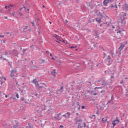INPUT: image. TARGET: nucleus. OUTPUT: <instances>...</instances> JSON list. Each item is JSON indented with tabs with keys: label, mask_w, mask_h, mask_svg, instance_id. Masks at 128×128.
<instances>
[{
	"label": "nucleus",
	"mask_w": 128,
	"mask_h": 128,
	"mask_svg": "<svg viewBox=\"0 0 128 128\" xmlns=\"http://www.w3.org/2000/svg\"><path fill=\"white\" fill-rule=\"evenodd\" d=\"M126 13L124 12H121L119 15V18L118 20V23L120 24L122 26H126Z\"/></svg>",
	"instance_id": "f257e3e1"
},
{
	"label": "nucleus",
	"mask_w": 128,
	"mask_h": 128,
	"mask_svg": "<svg viewBox=\"0 0 128 128\" xmlns=\"http://www.w3.org/2000/svg\"><path fill=\"white\" fill-rule=\"evenodd\" d=\"M24 10H25L27 14H30V10L28 8H21L19 9V10L16 12V14H19L20 16H22V14L24 12Z\"/></svg>",
	"instance_id": "f03ea898"
},
{
	"label": "nucleus",
	"mask_w": 128,
	"mask_h": 128,
	"mask_svg": "<svg viewBox=\"0 0 128 128\" xmlns=\"http://www.w3.org/2000/svg\"><path fill=\"white\" fill-rule=\"evenodd\" d=\"M104 62L107 66H110L112 64V60L110 58V56H108L107 58L104 60Z\"/></svg>",
	"instance_id": "7ed1b4c3"
},
{
	"label": "nucleus",
	"mask_w": 128,
	"mask_h": 128,
	"mask_svg": "<svg viewBox=\"0 0 128 128\" xmlns=\"http://www.w3.org/2000/svg\"><path fill=\"white\" fill-rule=\"evenodd\" d=\"M48 86H46V84L44 83L40 82L37 85V86L36 87L38 90H44V88H47Z\"/></svg>",
	"instance_id": "20e7f679"
},
{
	"label": "nucleus",
	"mask_w": 128,
	"mask_h": 128,
	"mask_svg": "<svg viewBox=\"0 0 128 128\" xmlns=\"http://www.w3.org/2000/svg\"><path fill=\"white\" fill-rule=\"evenodd\" d=\"M98 16H99V18H96V20L98 24H100V22H102V16H104V15L102 14V13H99V14H98Z\"/></svg>",
	"instance_id": "39448f33"
},
{
	"label": "nucleus",
	"mask_w": 128,
	"mask_h": 128,
	"mask_svg": "<svg viewBox=\"0 0 128 128\" xmlns=\"http://www.w3.org/2000/svg\"><path fill=\"white\" fill-rule=\"evenodd\" d=\"M16 70L14 69L10 72V76L12 78L14 79V76L16 75Z\"/></svg>",
	"instance_id": "423d86ee"
},
{
	"label": "nucleus",
	"mask_w": 128,
	"mask_h": 128,
	"mask_svg": "<svg viewBox=\"0 0 128 128\" xmlns=\"http://www.w3.org/2000/svg\"><path fill=\"white\" fill-rule=\"evenodd\" d=\"M120 124V120H118V118H116V120H114L112 122V128H114V126H116V124Z\"/></svg>",
	"instance_id": "0eeeda50"
},
{
	"label": "nucleus",
	"mask_w": 128,
	"mask_h": 128,
	"mask_svg": "<svg viewBox=\"0 0 128 128\" xmlns=\"http://www.w3.org/2000/svg\"><path fill=\"white\" fill-rule=\"evenodd\" d=\"M5 8H8V10H14V6L12 4H8L7 6H5Z\"/></svg>",
	"instance_id": "6e6552de"
},
{
	"label": "nucleus",
	"mask_w": 128,
	"mask_h": 128,
	"mask_svg": "<svg viewBox=\"0 0 128 128\" xmlns=\"http://www.w3.org/2000/svg\"><path fill=\"white\" fill-rule=\"evenodd\" d=\"M126 46V44H121L120 48H118V50L119 52V53L120 54H122V50H124V48Z\"/></svg>",
	"instance_id": "1a4fd4ad"
},
{
	"label": "nucleus",
	"mask_w": 128,
	"mask_h": 128,
	"mask_svg": "<svg viewBox=\"0 0 128 128\" xmlns=\"http://www.w3.org/2000/svg\"><path fill=\"white\" fill-rule=\"evenodd\" d=\"M64 90V86H62L60 88L56 90V94H60L62 92V90Z\"/></svg>",
	"instance_id": "9d476101"
},
{
	"label": "nucleus",
	"mask_w": 128,
	"mask_h": 128,
	"mask_svg": "<svg viewBox=\"0 0 128 128\" xmlns=\"http://www.w3.org/2000/svg\"><path fill=\"white\" fill-rule=\"evenodd\" d=\"M86 128V122H80L78 124V128Z\"/></svg>",
	"instance_id": "9b49d317"
},
{
	"label": "nucleus",
	"mask_w": 128,
	"mask_h": 128,
	"mask_svg": "<svg viewBox=\"0 0 128 128\" xmlns=\"http://www.w3.org/2000/svg\"><path fill=\"white\" fill-rule=\"evenodd\" d=\"M40 60L42 64H46V62H48V58H46L44 59L40 58Z\"/></svg>",
	"instance_id": "f8f14e48"
},
{
	"label": "nucleus",
	"mask_w": 128,
	"mask_h": 128,
	"mask_svg": "<svg viewBox=\"0 0 128 128\" xmlns=\"http://www.w3.org/2000/svg\"><path fill=\"white\" fill-rule=\"evenodd\" d=\"M122 8L123 10H128V4H125L122 5Z\"/></svg>",
	"instance_id": "ddd939ff"
},
{
	"label": "nucleus",
	"mask_w": 128,
	"mask_h": 128,
	"mask_svg": "<svg viewBox=\"0 0 128 128\" xmlns=\"http://www.w3.org/2000/svg\"><path fill=\"white\" fill-rule=\"evenodd\" d=\"M53 78H55L56 74V70H53L51 72Z\"/></svg>",
	"instance_id": "4468645a"
},
{
	"label": "nucleus",
	"mask_w": 128,
	"mask_h": 128,
	"mask_svg": "<svg viewBox=\"0 0 128 128\" xmlns=\"http://www.w3.org/2000/svg\"><path fill=\"white\" fill-rule=\"evenodd\" d=\"M33 82L34 84L36 87V86L38 84V80H36V78H35L33 80Z\"/></svg>",
	"instance_id": "2eb2a0df"
},
{
	"label": "nucleus",
	"mask_w": 128,
	"mask_h": 128,
	"mask_svg": "<svg viewBox=\"0 0 128 128\" xmlns=\"http://www.w3.org/2000/svg\"><path fill=\"white\" fill-rule=\"evenodd\" d=\"M18 54V51H16V50H14L12 52V54H13V56H16Z\"/></svg>",
	"instance_id": "dca6fc26"
},
{
	"label": "nucleus",
	"mask_w": 128,
	"mask_h": 128,
	"mask_svg": "<svg viewBox=\"0 0 128 128\" xmlns=\"http://www.w3.org/2000/svg\"><path fill=\"white\" fill-rule=\"evenodd\" d=\"M110 2L108 0H104L103 2V4L105 6H108V4Z\"/></svg>",
	"instance_id": "f3484780"
},
{
	"label": "nucleus",
	"mask_w": 128,
	"mask_h": 128,
	"mask_svg": "<svg viewBox=\"0 0 128 128\" xmlns=\"http://www.w3.org/2000/svg\"><path fill=\"white\" fill-rule=\"evenodd\" d=\"M20 100H22V102H24V104H28L26 100L24 97L20 98Z\"/></svg>",
	"instance_id": "a211bd4d"
},
{
	"label": "nucleus",
	"mask_w": 128,
	"mask_h": 128,
	"mask_svg": "<svg viewBox=\"0 0 128 128\" xmlns=\"http://www.w3.org/2000/svg\"><path fill=\"white\" fill-rule=\"evenodd\" d=\"M124 30H118L116 32V34H120V36H122V32H124Z\"/></svg>",
	"instance_id": "6ab92c4d"
},
{
	"label": "nucleus",
	"mask_w": 128,
	"mask_h": 128,
	"mask_svg": "<svg viewBox=\"0 0 128 128\" xmlns=\"http://www.w3.org/2000/svg\"><path fill=\"white\" fill-rule=\"evenodd\" d=\"M10 16H14V18H18V16H16V14L14 12H12L10 13Z\"/></svg>",
	"instance_id": "aec40b11"
},
{
	"label": "nucleus",
	"mask_w": 128,
	"mask_h": 128,
	"mask_svg": "<svg viewBox=\"0 0 128 128\" xmlns=\"http://www.w3.org/2000/svg\"><path fill=\"white\" fill-rule=\"evenodd\" d=\"M89 118L90 120H92V118L94 119L96 118V115H90Z\"/></svg>",
	"instance_id": "412c9836"
},
{
	"label": "nucleus",
	"mask_w": 128,
	"mask_h": 128,
	"mask_svg": "<svg viewBox=\"0 0 128 128\" xmlns=\"http://www.w3.org/2000/svg\"><path fill=\"white\" fill-rule=\"evenodd\" d=\"M95 36H96V38H99V36H98V31H97L95 32Z\"/></svg>",
	"instance_id": "4be33fe9"
},
{
	"label": "nucleus",
	"mask_w": 128,
	"mask_h": 128,
	"mask_svg": "<svg viewBox=\"0 0 128 128\" xmlns=\"http://www.w3.org/2000/svg\"><path fill=\"white\" fill-rule=\"evenodd\" d=\"M106 120H108V119H106V118H102V122H104V124H106Z\"/></svg>",
	"instance_id": "5701e85b"
},
{
	"label": "nucleus",
	"mask_w": 128,
	"mask_h": 128,
	"mask_svg": "<svg viewBox=\"0 0 128 128\" xmlns=\"http://www.w3.org/2000/svg\"><path fill=\"white\" fill-rule=\"evenodd\" d=\"M54 118H55V120H60V116H54Z\"/></svg>",
	"instance_id": "b1692460"
},
{
	"label": "nucleus",
	"mask_w": 128,
	"mask_h": 128,
	"mask_svg": "<svg viewBox=\"0 0 128 128\" xmlns=\"http://www.w3.org/2000/svg\"><path fill=\"white\" fill-rule=\"evenodd\" d=\"M34 20H32V22H30V24H32V26H34L35 24H34Z\"/></svg>",
	"instance_id": "393cba45"
},
{
	"label": "nucleus",
	"mask_w": 128,
	"mask_h": 128,
	"mask_svg": "<svg viewBox=\"0 0 128 128\" xmlns=\"http://www.w3.org/2000/svg\"><path fill=\"white\" fill-rule=\"evenodd\" d=\"M4 56V54H2V56H0V60L2 59V58H3V60H6V58H4V57L2 56Z\"/></svg>",
	"instance_id": "a878e982"
},
{
	"label": "nucleus",
	"mask_w": 128,
	"mask_h": 128,
	"mask_svg": "<svg viewBox=\"0 0 128 128\" xmlns=\"http://www.w3.org/2000/svg\"><path fill=\"white\" fill-rule=\"evenodd\" d=\"M106 26H110V22H106Z\"/></svg>",
	"instance_id": "bb28decb"
},
{
	"label": "nucleus",
	"mask_w": 128,
	"mask_h": 128,
	"mask_svg": "<svg viewBox=\"0 0 128 128\" xmlns=\"http://www.w3.org/2000/svg\"><path fill=\"white\" fill-rule=\"evenodd\" d=\"M16 98H20V96L18 95V93H16Z\"/></svg>",
	"instance_id": "cd10ccee"
},
{
	"label": "nucleus",
	"mask_w": 128,
	"mask_h": 128,
	"mask_svg": "<svg viewBox=\"0 0 128 128\" xmlns=\"http://www.w3.org/2000/svg\"><path fill=\"white\" fill-rule=\"evenodd\" d=\"M98 88H102V87H95V88H94V90H98Z\"/></svg>",
	"instance_id": "c85d7f7f"
},
{
	"label": "nucleus",
	"mask_w": 128,
	"mask_h": 128,
	"mask_svg": "<svg viewBox=\"0 0 128 128\" xmlns=\"http://www.w3.org/2000/svg\"><path fill=\"white\" fill-rule=\"evenodd\" d=\"M103 54L104 56V58H106V52H104Z\"/></svg>",
	"instance_id": "c756f323"
},
{
	"label": "nucleus",
	"mask_w": 128,
	"mask_h": 128,
	"mask_svg": "<svg viewBox=\"0 0 128 128\" xmlns=\"http://www.w3.org/2000/svg\"><path fill=\"white\" fill-rule=\"evenodd\" d=\"M98 112H99V110H98V108L96 112V114H97V116H98Z\"/></svg>",
	"instance_id": "7c9ffc66"
},
{
	"label": "nucleus",
	"mask_w": 128,
	"mask_h": 128,
	"mask_svg": "<svg viewBox=\"0 0 128 128\" xmlns=\"http://www.w3.org/2000/svg\"><path fill=\"white\" fill-rule=\"evenodd\" d=\"M66 114H67V116H70L71 114H70V112H68L67 113H66Z\"/></svg>",
	"instance_id": "2f4dec72"
},
{
	"label": "nucleus",
	"mask_w": 128,
	"mask_h": 128,
	"mask_svg": "<svg viewBox=\"0 0 128 128\" xmlns=\"http://www.w3.org/2000/svg\"><path fill=\"white\" fill-rule=\"evenodd\" d=\"M36 20H37L38 22H40V17H37L36 18Z\"/></svg>",
	"instance_id": "473e14b6"
},
{
	"label": "nucleus",
	"mask_w": 128,
	"mask_h": 128,
	"mask_svg": "<svg viewBox=\"0 0 128 128\" xmlns=\"http://www.w3.org/2000/svg\"><path fill=\"white\" fill-rule=\"evenodd\" d=\"M28 128H34V126L32 125H29V126L28 127Z\"/></svg>",
	"instance_id": "72a5a7b5"
},
{
	"label": "nucleus",
	"mask_w": 128,
	"mask_h": 128,
	"mask_svg": "<svg viewBox=\"0 0 128 128\" xmlns=\"http://www.w3.org/2000/svg\"><path fill=\"white\" fill-rule=\"evenodd\" d=\"M34 94L35 96H38V94L36 92H34Z\"/></svg>",
	"instance_id": "f704fd0d"
},
{
	"label": "nucleus",
	"mask_w": 128,
	"mask_h": 128,
	"mask_svg": "<svg viewBox=\"0 0 128 128\" xmlns=\"http://www.w3.org/2000/svg\"><path fill=\"white\" fill-rule=\"evenodd\" d=\"M10 100H16V98H14V97H11V98H10Z\"/></svg>",
	"instance_id": "c9c22d12"
},
{
	"label": "nucleus",
	"mask_w": 128,
	"mask_h": 128,
	"mask_svg": "<svg viewBox=\"0 0 128 128\" xmlns=\"http://www.w3.org/2000/svg\"><path fill=\"white\" fill-rule=\"evenodd\" d=\"M105 74H108V72H110V70H106L105 72H104Z\"/></svg>",
	"instance_id": "e433bc0d"
},
{
	"label": "nucleus",
	"mask_w": 128,
	"mask_h": 128,
	"mask_svg": "<svg viewBox=\"0 0 128 128\" xmlns=\"http://www.w3.org/2000/svg\"><path fill=\"white\" fill-rule=\"evenodd\" d=\"M18 125H14L13 126L14 128H18Z\"/></svg>",
	"instance_id": "4c0bfd02"
},
{
	"label": "nucleus",
	"mask_w": 128,
	"mask_h": 128,
	"mask_svg": "<svg viewBox=\"0 0 128 128\" xmlns=\"http://www.w3.org/2000/svg\"><path fill=\"white\" fill-rule=\"evenodd\" d=\"M98 92H96L93 94V96H98Z\"/></svg>",
	"instance_id": "58836bf2"
},
{
	"label": "nucleus",
	"mask_w": 128,
	"mask_h": 128,
	"mask_svg": "<svg viewBox=\"0 0 128 128\" xmlns=\"http://www.w3.org/2000/svg\"><path fill=\"white\" fill-rule=\"evenodd\" d=\"M8 52H4L5 56H8Z\"/></svg>",
	"instance_id": "ea45409f"
},
{
	"label": "nucleus",
	"mask_w": 128,
	"mask_h": 128,
	"mask_svg": "<svg viewBox=\"0 0 128 128\" xmlns=\"http://www.w3.org/2000/svg\"><path fill=\"white\" fill-rule=\"evenodd\" d=\"M108 2H109L112 3V2H114V0H108Z\"/></svg>",
	"instance_id": "a19ab883"
},
{
	"label": "nucleus",
	"mask_w": 128,
	"mask_h": 128,
	"mask_svg": "<svg viewBox=\"0 0 128 128\" xmlns=\"http://www.w3.org/2000/svg\"><path fill=\"white\" fill-rule=\"evenodd\" d=\"M61 115H62V113L61 112H60V113H58V114H56V116H61Z\"/></svg>",
	"instance_id": "79ce46f5"
},
{
	"label": "nucleus",
	"mask_w": 128,
	"mask_h": 128,
	"mask_svg": "<svg viewBox=\"0 0 128 128\" xmlns=\"http://www.w3.org/2000/svg\"><path fill=\"white\" fill-rule=\"evenodd\" d=\"M58 36V34H55L54 35V38H56Z\"/></svg>",
	"instance_id": "37998d69"
},
{
	"label": "nucleus",
	"mask_w": 128,
	"mask_h": 128,
	"mask_svg": "<svg viewBox=\"0 0 128 128\" xmlns=\"http://www.w3.org/2000/svg\"><path fill=\"white\" fill-rule=\"evenodd\" d=\"M112 102V100H108V102H107V104H110Z\"/></svg>",
	"instance_id": "c03bdc74"
},
{
	"label": "nucleus",
	"mask_w": 128,
	"mask_h": 128,
	"mask_svg": "<svg viewBox=\"0 0 128 128\" xmlns=\"http://www.w3.org/2000/svg\"><path fill=\"white\" fill-rule=\"evenodd\" d=\"M76 48V46H72L70 48Z\"/></svg>",
	"instance_id": "a18cd8bd"
},
{
	"label": "nucleus",
	"mask_w": 128,
	"mask_h": 128,
	"mask_svg": "<svg viewBox=\"0 0 128 128\" xmlns=\"http://www.w3.org/2000/svg\"><path fill=\"white\" fill-rule=\"evenodd\" d=\"M59 128H64V126L60 125V126H59Z\"/></svg>",
	"instance_id": "49530a36"
},
{
	"label": "nucleus",
	"mask_w": 128,
	"mask_h": 128,
	"mask_svg": "<svg viewBox=\"0 0 128 128\" xmlns=\"http://www.w3.org/2000/svg\"><path fill=\"white\" fill-rule=\"evenodd\" d=\"M104 92H106V90H101L100 92V94H102Z\"/></svg>",
	"instance_id": "de8ad7c7"
},
{
	"label": "nucleus",
	"mask_w": 128,
	"mask_h": 128,
	"mask_svg": "<svg viewBox=\"0 0 128 128\" xmlns=\"http://www.w3.org/2000/svg\"><path fill=\"white\" fill-rule=\"evenodd\" d=\"M4 18L5 20H8V16H4Z\"/></svg>",
	"instance_id": "09e8293b"
},
{
	"label": "nucleus",
	"mask_w": 128,
	"mask_h": 128,
	"mask_svg": "<svg viewBox=\"0 0 128 128\" xmlns=\"http://www.w3.org/2000/svg\"><path fill=\"white\" fill-rule=\"evenodd\" d=\"M62 116H64V117L66 118V114H63V115Z\"/></svg>",
	"instance_id": "8fccbe9b"
},
{
	"label": "nucleus",
	"mask_w": 128,
	"mask_h": 128,
	"mask_svg": "<svg viewBox=\"0 0 128 128\" xmlns=\"http://www.w3.org/2000/svg\"><path fill=\"white\" fill-rule=\"evenodd\" d=\"M58 6H62V2H59Z\"/></svg>",
	"instance_id": "3c124183"
},
{
	"label": "nucleus",
	"mask_w": 128,
	"mask_h": 128,
	"mask_svg": "<svg viewBox=\"0 0 128 128\" xmlns=\"http://www.w3.org/2000/svg\"><path fill=\"white\" fill-rule=\"evenodd\" d=\"M120 84H124V80H122L120 82Z\"/></svg>",
	"instance_id": "603ef678"
},
{
	"label": "nucleus",
	"mask_w": 128,
	"mask_h": 128,
	"mask_svg": "<svg viewBox=\"0 0 128 128\" xmlns=\"http://www.w3.org/2000/svg\"><path fill=\"white\" fill-rule=\"evenodd\" d=\"M4 35H0V38H4Z\"/></svg>",
	"instance_id": "864d4df0"
},
{
	"label": "nucleus",
	"mask_w": 128,
	"mask_h": 128,
	"mask_svg": "<svg viewBox=\"0 0 128 128\" xmlns=\"http://www.w3.org/2000/svg\"><path fill=\"white\" fill-rule=\"evenodd\" d=\"M82 110H84V106H82Z\"/></svg>",
	"instance_id": "5fc2aeb1"
},
{
	"label": "nucleus",
	"mask_w": 128,
	"mask_h": 128,
	"mask_svg": "<svg viewBox=\"0 0 128 128\" xmlns=\"http://www.w3.org/2000/svg\"><path fill=\"white\" fill-rule=\"evenodd\" d=\"M49 94H50L49 96H52V93H51V92H50Z\"/></svg>",
	"instance_id": "6e6d98bb"
},
{
	"label": "nucleus",
	"mask_w": 128,
	"mask_h": 128,
	"mask_svg": "<svg viewBox=\"0 0 128 128\" xmlns=\"http://www.w3.org/2000/svg\"><path fill=\"white\" fill-rule=\"evenodd\" d=\"M106 122L108 124H110V122H108V120H106Z\"/></svg>",
	"instance_id": "4d7b16f0"
},
{
	"label": "nucleus",
	"mask_w": 128,
	"mask_h": 128,
	"mask_svg": "<svg viewBox=\"0 0 128 128\" xmlns=\"http://www.w3.org/2000/svg\"><path fill=\"white\" fill-rule=\"evenodd\" d=\"M56 38V40H60V38L57 37Z\"/></svg>",
	"instance_id": "13d9d810"
},
{
	"label": "nucleus",
	"mask_w": 128,
	"mask_h": 128,
	"mask_svg": "<svg viewBox=\"0 0 128 128\" xmlns=\"http://www.w3.org/2000/svg\"><path fill=\"white\" fill-rule=\"evenodd\" d=\"M114 96L112 95V97H111V100H112V98H113Z\"/></svg>",
	"instance_id": "bf43d9fd"
},
{
	"label": "nucleus",
	"mask_w": 128,
	"mask_h": 128,
	"mask_svg": "<svg viewBox=\"0 0 128 128\" xmlns=\"http://www.w3.org/2000/svg\"><path fill=\"white\" fill-rule=\"evenodd\" d=\"M84 128H88V125H87V126L86 125V127H84Z\"/></svg>",
	"instance_id": "052dcab7"
},
{
	"label": "nucleus",
	"mask_w": 128,
	"mask_h": 128,
	"mask_svg": "<svg viewBox=\"0 0 128 128\" xmlns=\"http://www.w3.org/2000/svg\"><path fill=\"white\" fill-rule=\"evenodd\" d=\"M46 53H47V54H50V52H49L48 50L46 51Z\"/></svg>",
	"instance_id": "680f3d73"
},
{
	"label": "nucleus",
	"mask_w": 128,
	"mask_h": 128,
	"mask_svg": "<svg viewBox=\"0 0 128 128\" xmlns=\"http://www.w3.org/2000/svg\"><path fill=\"white\" fill-rule=\"evenodd\" d=\"M110 54H111L112 56L114 54V53H112V52H110Z\"/></svg>",
	"instance_id": "e2e57ef3"
},
{
	"label": "nucleus",
	"mask_w": 128,
	"mask_h": 128,
	"mask_svg": "<svg viewBox=\"0 0 128 128\" xmlns=\"http://www.w3.org/2000/svg\"><path fill=\"white\" fill-rule=\"evenodd\" d=\"M72 106H74V102H72Z\"/></svg>",
	"instance_id": "0e129e2a"
},
{
	"label": "nucleus",
	"mask_w": 128,
	"mask_h": 128,
	"mask_svg": "<svg viewBox=\"0 0 128 128\" xmlns=\"http://www.w3.org/2000/svg\"><path fill=\"white\" fill-rule=\"evenodd\" d=\"M56 42H58V44H60V42H58V40H56Z\"/></svg>",
	"instance_id": "69168bd1"
},
{
	"label": "nucleus",
	"mask_w": 128,
	"mask_h": 128,
	"mask_svg": "<svg viewBox=\"0 0 128 128\" xmlns=\"http://www.w3.org/2000/svg\"><path fill=\"white\" fill-rule=\"evenodd\" d=\"M112 28H116V26H112Z\"/></svg>",
	"instance_id": "338daca9"
},
{
	"label": "nucleus",
	"mask_w": 128,
	"mask_h": 128,
	"mask_svg": "<svg viewBox=\"0 0 128 128\" xmlns=\"http://www.w3.org/2000/svg\"><path fill=\"white\" fill-rule=\"evenodd\" d=\"M128 126V124H126V123L125 124V127H126V126Z\"/></svg>",
	"instance_id": "774afa93"
}]
</instances>
